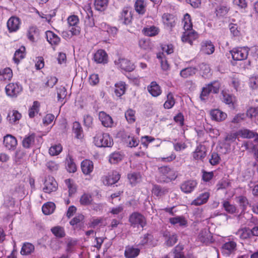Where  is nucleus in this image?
<instances>
[{
    "label": "nucleus",
    "instance_id": "obj_45",
    "mask_svg": "<svg viewBox=\"0 0 258 258\" xmlns=\"http://www.w3.org/2000/svg\"><path fill=\"white\" fill-rule=\"evenodd\" d=\"M0 77L1 80L10 81L13 77L12 70L10 68L0 70Z\"/></svg>",
    "mask_w": 258,
    "mask_h": 258
},
{
    "label": "nucleus",
    "instance_id": "obj_44",
    "mask_svg": "<svg viewBox=\"0 0 258 258\" xmlns=\"http://www.w3.org/2000/svg\"><path fill=\"white\" fill-rule=\"evenodd\" d=\"M66 169L70 173H74L77 171V166L71 156H68L66 159Z\"/></svg>",
    "mask_w": 258,
    "mask_h": 258
},
{
    "label": "nucleus",
    "instance_id": "obj_49",
    "mask_svg": "<svg viewBox=\"0 0 258 258\" xmlns=\"http://www.w3.org/2000/svg\"><path fill=\"white\" fill-rule=\"evenodd\" d=\"M136 111L132 109H127L125 112V118L129 123H133L136 121Z\"/></svg>",
    "mask_w": 258,
    "mask_h": 258
},
{
    "label": "nucleus",
    "instance_id": "obj_27",
    "mask_svg": "<svg viewBox=\"0 0 258 258\" xmlns=\"http://www.w3.org/2000/svg\"><path fill=\"white\" fill-rule=\"evenodd\" d=\"M47 41L52 46H56L58 45L60 41V39L57 35L51 31H47L45 32Z\"/></svg>",
    "mask_w": 258,
    "mask_h": 258
},
{
    "label": "nucleus",
    "instance_id": "obj_16",
    "mask_svg": "<svg viewBox=\"0 0 258 258\" xmlns=\"http://www.w3.org/2000/svg\"><path fill=\"white\" fill-rule=\"evenodd\" d=\"M198 183L195 180H188L183 182L180 185L181 190L185 194H189L194 190Z\"/></svg>",
    "mask_w": 258,
    "mask_h": 258
},
{
    "label": "nucleus",
    "instance_id": "obj_58",
    "mask_svg": "<svg viewBox=\"0 0 258 258\" xmlns=\"http://www.w3.org/2000/svg\"><path fill=\"white\" fill-rule=\"evenodd\" d=\"M221 160V158L219 154L216 152L211 153L209 159V163L213 166L218 165Z\"/></svg>",
    "mask_w": 258,
    "mask_h": 258
},
{
    "label": "nucleus",
    "instance_id": "obj_55",
    "mask_svg": "<svg viewBox=\"0 0 258 258\" xmlns=\"http://www.w3.org/2000/svg\"><path fill=\"white\" fill-rule=\"evenodd\" d=\"M67 89L64 87L60 86L57 88V101L62 102L67 96Z\"/></svg>",
    "mask_w": 258,
    "mask_h": 258
},
{
    "label": "nucleus",
    "instance_id": "obj_41",
    "mask_svg": "<svg viewBox=\"0 0 258 258\" xmlns=\"http://www.w3.org/2000/svg\"><path fill=\"white\" fill-rule=\"evenodd\" d=\"M55 209V205L51 202H47L42 207V212L45 215H49L53 213Z\"/></svg>",
    "mask_w": 258,
    "mask_h": 258
},
{
    "label": "nucleus",
    "instance_id": "obj_31",
    "mask_svg": "<svg viewBox=\"0 0 258 258\" xmlns=\"http://www.w3.org/2000/svg\"><path fill=\"white\" fill-rule=\"evenodd\" d=\"M151 191L152 194L155 196L161 197L167 194L169 190L168 188L166 187H162L158 184H154Z\"/></svg>",
    "mask_w": 258,
    "mask_h": 258
},
{
    "label": "nucleus",
    "instance_id": "obj_6",
    "mask_svg": "<svg viewBox=\"0 0 258 258\" xmlns=\"http://www.w3.org/2000/svg\"><path fill=\"white\" fill-rule=\"evenodd\" d=\"M119 20L126 25L132 23L133 13L130 7H125L123 8L119 16Z\"/></svg>",
    "mask_w": 258,
    "mask_h": 258
},
{
    "label": "nucleus",
    "instance_id": "obj_51",
    "mask_svg": "<svg viewBox=\"0 0 258 258\" xmlns=\"http://www.w3.org/2000/svg\"><path fill=\"white\" fill-rule=\"evenodd\" d=\"M122 159V156L119 152H114L109 157V162L111 164H117Z\"/></svg>",
    "mask_w": 258,
    "mask_h": 258
},
{
    "label": "nucleus",
    "instance_id": "obj_37",
    "mask_svg": "<svg viewBox=\"0 0 258 258\" xmlns=\"http://www.w3.org/2000/svg\"><path fill=\"white\" fill-rule=\"evenodd\" d=\"M100 145L98 147H110L113 144V140L108 134H103L102 137L100 139Z\"/></svg>",
    "mask_w": 258,
    "mask_h": 258
},
{
    "label": "nucleus",
    "instance_id": "obj_18",
    "mask_svg": "<svg viewBox=\"0 0 258 258\" xmlns=\"http://www.w3.org/2000/svg\"><path fill=\"white\" fill-rule=\"evenodd\" d=\"M36 135L35 133L28 134L22 140V146L25 149H30L34 147Z\"/></svg>",
    "mask_w": 258,
    "mask_h": 258
},
{
    "label": "nucleus",
    "instance_id": "obj_53",
    "mask_svg": "<svg viewBox=\"0 0 258 258\" xmlns=\"http://www.w3.org/2000/svg\"><path fill=\"white\" fill-rule=\"evenodd\" d=\"M222 206L224 210L229 214H232L236 212V207L234 205L231 204L228 201H224L222 203Z\"/></svg>",
    "mask_w": 258,
    "mask_h": 258
},
{
    "label": "nucleus",
    "instance_id": "obj_28",
    "mask_svg": "<svg viewBox=\"0 0 258 258\" xmlns=\"http://www.w3.org/2000/svg\"><path fill=\"white\" fill-rule=\"evenodd\" d=\"M81 168L83 173L85 175L90 174L92 172L94 168L92 161L88 159L84 160L81 164Z\"/></svg>",
    "mask_w": 258,
    "mask_h": 258
},
{
    "label": "nucleus",
    "instance_id": "obj_8",
    "mask_svg": "<svg viewBox=\"0 0 258 258\" xmlns=\"http://www.w3.org/2000/svg\"><path fill=\"white\" fill-rule=\"evenodd\" d=\"M199 35L195 30L191 29L184 31L181 36V40L183 42L193 44V42L198 39Z\"/></svg>",
    "mask_w": 258,
    "mask_h": 258
},
{
    "label": "nucleus",
    "instance_id": "obj_23",
    "mask_svg": "<svg viewBox=\"0 0 258 258\" xmlns=\"http://www.w3.org/2000/svg\"><path fill=\"white\" fill-rule=\"evenodd\" d=\"M143 34L147 36L154 37L159 34L160 29L158 27L156 26H147L142 29Z\"/></svg>",
    "mask_w": 258,
    "mask_h": 258
},
{
    "label": "nucleus",
    "instance_id": "obj_13",
    "mask_svg": "<svg viewBox=\"0 0 258 258\" xmlns=\"http://www.w3.org/2000/svg\"><path fill=\"white\" fill-rule=\"evenodd\" d=\"M162 20L165 27L172 30L176 25L177 18L172 14L164 13L162 15Z\"/></svg>",
    "mask_w": 258,
    "mask_h": 258
},
{
    "label": "nucleus",
    "instance_id": "obj_24",
    "mask_svg": "<svg viewBox=\"0 0 258 258\" xmlns=\"http://www.w3.org/2000/svg\"><path fill=\"white\" fill-rule=\"evenodd\" d=\"M215 51V46L210 40L203 41L201 43V51L206 54H211Z\"/></svg>",
    "mask_w": 258,
    "mask_h": 258
},
{
    "label": "nucleus",
    "instance_id": "obj_36",
    "mask_svg": "<svg viewBox=\"0 0 258 258\" xmlns=\"http://www.w3.org/2000/svg\"><path fill=\"white\" fill-rule=\"evenodd\" d=\"M135 10L140 15H144L146 11V3L144 0H136L134 4Z\"/></svg>",
    "mask_w": 258,
    "mask_h": 258
},
{
    "label": "nucleus",
    "instance_id": "obj_60",
    "mask_svg": "<svg viewBox=\"0 0 258 258\" xmlns=\"http://www.w3.org/2000/svg\"><path fill=\"white\" fill-rule=\"evenodd\" d=\"M224 102L228 104L230 107L234 108L235 107V98L229 94H224L223 95Z\"/></svg>",
    "mask_w": 258,
    "mask_h": 258
},
{
    "label": "nucleus",
    "instance_id": "obj_11",
    "mask_svg": "<svg viewBox=\"0 0 258 258\" xmlns=\"http://www.w3.org/2000/svg\"><path fill=\"white\" fill-rule=\"evenodd\" d=\"M207 155V149L205 146L200 144L195 150L192 153V157L194 160L203 161Z\"/></svg>",
    "mask_w": 258,
    "mask_h": 258
},
{
    "label": "nucleus",
    "instance_id": "obj_43",
    "mask_svg": "<svg viewBox=\"0 0 258 258\" xmlns=\"http://www.w3.org/2000/svg\"><path fill=\"white\" fill-rule=\"evenodd\" d=\"M182 23L183 24V28L184 31L192 29L193 25L191 21V18L189 14L186 13L184 15Z\"/></svg>",
    "mask_w": 258,
    "mask_h": 258
},
{
    "label": "nucleus",
    "instance_id": "obj_35",
    "mask_svg": "<svg viewBox=\"0 0 258 258\" xmlns=\"http://www.w3.org/2000/svg\"><path fill=\"white\" fill-rule=\"evenodd\" d=\"M127 178L130 184L135 186L142 181V175L139 172H132L127 174Z\"/></svg>",
    "mask_w": 258,
    "mask_h": 258
},
{
    "label": "nucleus",
    "instance_id": "obj_5",
    "mask_svg": "<svg viewBox=\"0 0 258 258\" xmlns=\"http://www.w3.org/2000/svg\"><path fill=\"white\" fill-rule=\"evenodd\" d=\"M22 90V86L19 83H11L5 87L6 94L12 98H16Z\"/></svg>",
    "mask_w": 258,
    "mask_h": 258
},
{
    "label": "nucleus",
    "instance_id": "obj_25",
    "mask_svg": "<svg viewBox=\"0 0 258 258\" xmlns=\"http://www.w3.org/2000/svg\"><path fill=\"white\" fill-rule=\"evenodd\" d=\"M209 192H204L201 194L196 199L193 200L191 203L192 205L196 206H200L206 204L210 197Z\"/></svg>",
    "mask_w": 258,
    "mask_h": 258
},
{
    "label": "nucleus",
    "instance_id": "obj_19",
    "mask_svg": "<svg viewBox=\"0 0 258 258\" xmlns=\"http://www.w3.org/2000/svg\"><path fill=\"white\" fill-rule=\"evenodd\" d=\"M99 119L103 126L106 127H111L113 124L112 117L104 111H100L98 115Z\"/></svg>",
    "mask_w": 258,
    "mask_h": 258
},
{
    "label": "nucleus",
    "instance_id": "obj_12",
    "mask_svg": "<svg viewBox=\"0 0 258 258\" xmlns=\"http://www.w3.org/2000/svg\"><path fill=\"white\" fill-rule=\"evenodd\" d=\"M198 239L199 241L206 245L212 243L214 241L212 233L209 230L206 229L201 231L198 235Z\"/></svg>",
    "mask_w": 258,
    "mask_h": 258
},
{
    "label": "nucleus",
    "instance_id": "obj_3",
    "mask_svg": "<svg viewBox=\"0 0 258 258\" xmlns=\"http://www.w3.org/2000/svg\"><path fill=\"white\" fill-rule=\"evenodd\" d=\"M158 170L163 182H169L177 177L174 170L169 166H161L158 168Z\"/></svg>",
    "mask_w": 258,
    "mask_h": 258
},
{
    "label": "nucleus",
    "instance_id": "obj_22",
    "mask_svg": "<svg viewBox=\"0 0 258 258\" xmlns=\"http://www.w3.org/2000/svg\"><path fill=\"white\" fill-rule=\"evenodd\" d=\"M141 250L133 245H127L124 250V255L126 258H136L140 253Z\"/></svg>",
    "mask_w": 258,
    "mask_h": 258
},
{
    "label": "nucleus",
    "instance_id": "obj_17",
    "mask_svg": "<svg viewBox=\"0 0 258 258\" xmlns=\"http://www.w3.org/2000/svg\"><path fill=\"white\" fill-rule=\"evenodd\" d=\"M21 24L20 19L16 16H12L7 22V28L10 32H16L19 30Z\"/></svg>",
    "mask_w": 258,
    "mask_h": 258
},
{
    "label": "nucleus",
    "instance_id": "obj_10",
    "mask_svg": "<svg viewBox=\"0 0 258 258\" xmlns=\"http://www.w3.org/2000/svg\"><path fill=\"white\" fill-rule=\"evenodd\" d=\"M58 185L55 179L53 177L48 176L44 182L43 190L46 193L50 194L55 191Z\"/></svg>",
    "mask_w": 258,
    "mask_h": 258
},
{
    "label": "nucleus",
    "instance_id": "obj_38",
    "mask_svg": "<svg viewBox=\"0 0 258 258\" xmlns=\"http://www.w3.org/2000/svg\"><path fill=\"white\" fill-rule=\"evenodd\" d=\"M72 130L77 139H82L83 138V128L78 121H75L73 123Z\"/></svg>",
    "mask_w": 258,
    "mask_h": 258
},
{
    "label": "nucleus",
    "instance_id": "obj_7",
    "mask_svg": "<svg viewBox=\"0 0 258 258\" xmlns=\"http://www.w3.org/2000/svg\"><path fill=\"white\" fill-rule=\"evenodd\" d=\"M68 23L70 28V32L72 35H77L80 33V28L78 26L79 22L78 17L76 15L69 16L67 19Z\"/></svg>",
    "mask_w": 258,
    "mask_h": 258
},
{
    "label": "nucleus",
    "instance_id": "obj_63",
    "mask_svg": "<svg viewBox=\"0 0 258 258\" xmlns=\"http://www.w3.org/2000/svg\"><path fill=\"white\" fill-rule=\"evenodd\" d=\"M246 115L251 119L256 117L258 115V108L251 107L246 111Z\"/></svg>",
    "mask_w": 258,
    "mask_h": 258
},
{
    "label": "nucleus",
    "instance_id": "obj_26",
    "mask_svg": "<svg viewBox=\"0 0 258 258\" xmlns=\"http://www.w3.org/2000/svg\"><path fill=\"white\" fill-rule=\"evenodd\" d=\"M120 178V174L116 171L113 170L109 173L106 176V184L107 185H112L116 183Z\"/></svg>",
    "mask_w": 258,
    "mask_h": 258
},
{
    "label": "nucleus",
    "instance_id": "obj_50",
    "mask_svg": "<svg viewBox=\"0 0 258 258\" xmlns=\"http://www.w3.org/2000/svg\"><path fill=\"white\" fill-rule=\"evenodd\" d=\"M169 222L173 225L179 224L180 226H185L187 224V221L182 216L170 218L169 219Z\"/></svg>",
    "mask_w": 258,
    "mask_h": 258
},
{
    "label": "nucleus",
    "instance_id": "obj_57",
    "mask_svg": "<svg viewBox=\"0 0 258 258\" xmlns=\"http://www.w3.org/2000/svg\"><path fill=\"white\" fill-rule=\"evenodd\" d=\"M229 11V8L226 6H220L216 10V15L218 17H223L226 15Z\"/></svg>",
    "mask_w": 258,
    "mask_h": 258
},
{
    "label": "nucleus",
    "instance_id": "obj_30",
    "mask_svg": "<svg viewBox=\"0 0 258 258\" xmlns=\"http://www.w3.org/2000/svg\"><path fill=\"white\" fill-rule=\"evenodd\" d=\"M210 115L212 120L222 121L227 117V114L219 109H214L211 111Z\"/></svg>",
    "mask_w": 258,
    "mask_h": 258
},
{
    "label": "nucleus",
    "instance_id": "obj_9",
    "mask_svg": "<svg viewBox=\"0 0 258 258\" xmlns=\"http://www.w3.org/2000/svg\"><path fill=\"white\" fill-rule=\"evenodd\" d=\"M84 11L86 13V16L85 17V25L90 27L95 26L94 17H95V16L93 15L91 4H88L85 6Z\"/></svg>",
    "mask_w": 258,
    "mask_h": 258
},
{
    "label": "nucleus",
    "instance_id": "obj_39",
    "mask_svg": "<svg viewBox=\"0 0 258 258\" xmlns=\"http://www.w3.org/2000/svg\"><path fill=\"white\" fill-rule=\"evenodd\" d=\"M34 249L33 244L29 242H24L22 246L20 253L23 255H28L31 254Z\"/></svg>",
    "mask_w": 258,
    "mask_h": 258
},
{
    "label": "nucleus",
    "instance_id": "obj_15",
    "mask_svg": "<svg viewBox=\"0 0 258 258\" xmlns=\"http://www.w3.org/2000/svg\"><path fill=\"white\" fill-rule=\"evenodd\" d=\"M115 63L118 67L125 72H132L135 68L134 64L126 58H119Z\"/></svg>",
    "mask_w": 258,
    "mask_h": 258
},
{
    "label": "nucleus",
    "instance_id": "obj_40",
    "mask_svg": "<svg viewBox=\"0 0 258 258\" xmlns=\"http://www.w3.org/2000/svg\"><path fill=\"white\" fill-rule=\"evenodd\" d=\"M197 71L198 70L196 67H187L181 70L180 72V76L183 78H187L195 75Z\"/></svg>",
    "mask_w": 258,
    "mask_h": 258
},
{
    "label": "nucleus",
    "instance_id": "obj_47",
    "mask_svg": "<svg viewBox=\"0 0 258 258\" xmlns=\"http://www.w3.org/2000/svg\"><path fill=\"white\" fill-rule=\"evenodd\" d=\"M108 61V56L107 52L103 50H98V63L106 64Z\"/></svg>",
    "mask_w": 258,
    "mask_h": 258
},
{
    "label": "nucleus",
    "instance_id": "obj_20",
    "mask_svg": "<svg viewBox=\"0 0 258 258\" xmlns=\"http://www.w3.org/2000/svg\"><path fill=\"white\" fill-rule=\"evenodd\" d=\"M148 92L154 97L160 96L162 93V89L156 81H152L147 86Z\"/></svg>",
    "mask_w": 258,
    "mask_h": 258
},
{
    "label": "nucleus",
    "instance_id": "obj_1",
    "mask_svg": "<svg viewBox=\"0 0 258 258\" xmlns=\"http://www.w3.org/2000/svg\"><path fill=\"white\" fill-rule=\"evenodd\" d=\"M128 222L131 227L137 228H143L147 224L146 218L139 212L132 213L129 216Z\"/></svg>",
    "mask_w": 258,
    "mask_h": 258
},
{
    "label": "nucleus",
    "instance_id": "obj_21",
    "mask_svg": "<svg viewBox=\"0 0 258 258\" xmlns=\"http://www.w3.org/2000/svg\"><path fill=\"white\" fill-rule=\"evenodd\" d=\"M4 144L6 148L9 150H14L17 145L16 138L11 135H7L4 138Z\"/></svg>",
    "mask_w": 258,
    "mask_h": 258
},
{
    "label": "nucleus",
    "instance_id": "obj_46",
    "mask_svg": "<svg viewBox=\"0 0 258 258\" xmlns=\"http://www.w3.org/2000/svg\"><path fill=\"white\" fill-rule=\"evenodd\" d=\"M238 136L243 139H251L255 137V133L247 128H242L238 132Z\"/></svg>",
    "mask_w": 258,
    "mask_h": 258
},
{
    "label": "nucleus",
    "instance_id": "obj_29",
    "mask_svg": "<svg viewBox=\"0 0 258 258\" xmlns=\"http://www.w3.org/2000/svg\"><path fill=\"white\" fill-rule=\"evenodd\" d=\"M26 56V48L24 46H21L17 49L13 56V60L16 64H19L20 61L24 58Z\"/></svg>",
    "mask_w": 258,
    "mask_h": 258
},
{
    "label": "nucleus",
    "instance_id": "obj_34",
    "mask_svg": "<svg viewBox=\"0 0 258 258\" xmlns=\"http://www.w3.org/2000/svg\"><path fill=\"white\" fill-rule=\"evenodd\" d=\"M114 93L117 97H121L126 91V84L122 81L118 82L115 84Z\"/></svg>",
    "mask_w": 258,
    "mask_h": 258
},
{
    "label": "nucleus",
    "instance_id": "obj_33",
    "mask_svg": "<svg viewBox=\"0 0 258 258\" xmlns=\"http://www.w3.org/2000/svg\"><path fill=\"white\" fill-rule=\"evenodd\" d=\"M235 234L239 236L242 240L250 238L252 236L251 229L246 227L239 229L235 232Z\"/></svg>",
    "mask_w": 258,
    "mask_h": 258
},
{
    "label": "nucleus",
    "instance_id": "obj_64",
    "mask_svg": "<svg viewBox=\"0 0 258 258\" xmlns=\"http://www.w3.org/2000/svg\"><path fill=\"white\" fill-rule=\"evenodd\" d=\"M161 48L164 52L167 54H170L174 52V47L172 44H163L161 45Z\"/></svg>",
    "mask_w": 258,
    "mask_h": 258
},
{
    "label": "nucleus",
    "instance_id": "obj_61",
    "mask_svg": "<svg viewBox=\"0 0 258 258\" xmlns=\"http://www.w3.org/2000/svg\"><path fill=\"white\" fill-rule=\"evenodd\" d=\"M92 201L91 196L89 194H84L80 200V204L82 205L87 206L89 205Z\"/></svg>",
    "mask_w": 258,
    "mask_h": 258
},
{
    "label": "nucleus",
    "instance_id": "obj_32",
    "mask_svg": "<svg viewBox=\"0 0 258 258\" xmlns=\"http://www.w3.org/2000/svg\"><path fill=\"white\" fill-rule=\"evenodd\" d=\"M22 117L21 114L17 110L10 111L7 116V120L12 124H15Z\"/></svg>",
    "mask_w": 258,
    "mask_h": 258
},
{
    "label": "nucleus",
    "instance_id": "obj_4",
    "mask_svg": "<svg viewBox=\"0 0 258 258\" xmlns=\"http://www.w3.org/2000/svg\"><path fill=\"white\" fill-rule=\"evenodd\" d=\"M233 60L241 61L247 58L249 49L247 47H236L230 50Z\"/></svg>",
    "mask_w": 258,
    "mask_h": 258
},
{
    "label": "nucleus",
    "instance_id": "obj_52",
    "mask_svg": "<svg viewBox=\"0 0 258 258\" xmlns=\"http://www.w3.org/2000/svg\"><path fill=\"white\" fill-rule=\"evenodd\" d=\"M38 29L35 26H31L29 27L27 32V36L28 39L31 42L35 41L34 35L37 33Z\"/></svg>",
    "mask_w": 258,
    "mask_h": 258
},
{
    "label": "nucleus",
    "instance_id": "obj_2",
    "mask_svg": "<svg viewBox=\"0 0 258 258\" xmlns=\"http://www.w3.org/2000/svg\"><path fill=\"white\" fill-rule=\"evenodd\" d=\"M220 87V84L216 81L206 85L202 89L200 96L201 100L204 101L207 100L211 93L217 94L219 92Z\"/></svg>",
    "mask_w": 258,
    "mask_h": 258
},
{
    "label": "nucleus",
    "instance_id": "obj_42",
    "mask_svg": "<svg viewBox=\"0 0 258 258\" xmlns=\"http://www.w3.org/2000/svg\"><path fill=\"white\" fill-rule=\"evenodd\" d=\"M175 103V100L173 93L169 92L166 95V100L163 104L165 109H169L173 107Z\"/></svg>",
    "mask_w": 258,
    "mask_h": 258
},
{
    "label": "nucleus",
    "instance_id": "obj_54",
    "mask_svg": "<svg viewBox=\"0 0 258 258\" xmlns=\"http://www.w3.org/2000/svg\"><path fill=\"white\" fill-rule=\"evenodd\" d=\"M51 231L56 237L58 238H62L65 236V232L63 228L57 226L52 227Z\"/></svg>",
    "mask_w": 258,
    "mask_h": 258
},
{
    "label": "nucleus",
    "instance_id": "obj_62",
    "mask_svg": "<svg viewBox=\"0 0 258 258\" xmlns=\"http://www.w3.org/2000/svg\"><path fill=\"white\" fill-rule=\"evenodd\" d=\"M231 183L228 180L225 179H221L218 181L216 185L217 190L225 189L229 187Z\"/></svg>",
    "mask_w": 258,
    "mask_h": 258
},
{
    "label": "nucleus",
    "instance_id": "obj_56",
    "mask_svg": "<svg viewBox=\"0 0 258 258\" xmlns=\"http://www.w3.org/2000/svg\"><path fill=\"white\" fill-rule=\"evenodd\" d=\"M62 150L60 144L52 146L49 149V153L51 156H56L59 154Z\"/></svg>",
    "mask_w": 258,
    "mask_h": 258
},
{
    "label": "nucleus",
    "instance_id": "obj_59",
    "mask_svg": "<svg viewBox=\"0 0 258 258\" xmlns=\"http://www.w3.org/2000/svg\"><path fill=\"white\" fill-rule=\"evenodd\" d=\"M155 140V139L151 136H145L141 138V144L145 148V150H146L150 143L153 142Z\"/></svg>",
    "mask_w": 258,
    "mask_h": 258
},
{
    "label": "nucleus",
    "instance_id": "obj_14",
    "mask_svg": "<svg viewBox=\"0 0 258 258\" xmlns=\"http://www.w3.org/2000/svg\"><path fill=\"white\" fill-rule=\"evenodd\" d=\"M236 242L232 239L227 242L223 244L221 247V252L223 255L225 256H229L236 249Z\"/></svg>",
    "mask_w": 258,
    "mask_h": 258
},
{
    "label": "nucleus",
    "instance_id": "obj_48",
    "mask_svg": "<svg viewBox=\"0 0 258 258\" xmlns=\"http://www.w3.org/2000/svg\"><path fill=\"white\" fill-rule=\"evenodd\" d=\"M40 103L37 101H35L33 103L32 106L29 109V116L30 118H33L39 111Z\"/></svg>",
    "mask_w": 258,
    "mask_h": 258
}]
</instances>
